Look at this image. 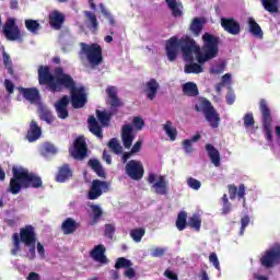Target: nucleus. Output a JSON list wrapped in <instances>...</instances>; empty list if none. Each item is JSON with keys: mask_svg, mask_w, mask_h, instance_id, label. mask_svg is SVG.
<instances>
[{"mask_svg": "<svg viewBox=\"0 0 280 280\" xmlns=\"http://www.w3.org/2000/svg\"><path fill=\"white\" fill-rule=\"evenodd\" d=\"M124 276L127 279H135V277H137V271H135V268L132 267H127V269L124 272Z\"/></svg>", "mask_w": 280, "mask_h": 280, "instance_id": "obj_60", "label": "nucleus"}, {"mask_svg": "<svg viewBox=\"0 0 280 280\" xmlns=\"http://www.w3.org/2000/svg\"><path fill=\"white\" fill-rule=\"evenodd\" d=\"M260 264L264 268H272L280 264V244H275L260 258Z\"/></svg>", "mask_w": 280, "mask_h": 280, "instance_id": "obj_11", "label": "nucleus"}, {"mask_svg": "<svg viewBox=\"0 0 280 280\" xmlns=\"http://www.w3.org/2000/svg\"><path fill=\"white\" fill-rule=\"evenodd\" d=\"M229 194H230V200H235V198H238V200H243V205H246V186L244 184H241L237 188L235 184H231L228 186Z\"/></svg>", "mask_w": 280, "mask_h": 280, "instance_id": "obj_18", "label": "nucleus"}, {"mask_svg": "<svg viewBox=\"0 0 280 280\" xmlns=\"http://www.w3.org/2000/svg\"><path fill=\"white\" fill-rule=\"evenodd\" d=\"M98 8L101 10V14H103V16L108 21L109 25L115 27V25H117V20H115V16L110 12V10H108L106 5H104V3H100Z\"/></svg>", "mask_w": 280, "mask_h": 280, "instance_id": "obj_35", "label": "nucleus"}, {"mask_svg": "<svg viewBox=\"0 0 280 280\" xmlns=\"http://www.w3.org/2000/svg\"><path fill=\"white\" fill-rule=\"evenodd\" d=\"M110 119H113V112L96 109V118L92 115L88 119L90 132L94 135V137H97V139H104V130L102 128H108V126H110Z\"/></svg>", "mask_w": 280, "mask_h": 280, "instance_id": "obj_4", "label": "nucleus"}, {"mask_svg": "<svg viewBox=\"0 0 280 280\" xmlns=\"http://www.w3.org/2000/svg\"><path fill=\"white\" fill-rule=\"evenodd\" d=\"M13 248L11 249L12 255H19V250H21V242L24 246H32V244H36V231L32 225H25L20 229V234L14 233L12 235Z\"/></svg>", "mask_w": 280, "mask_h": 280, "instance_id": "obj_5", "label": "nucleus"}, {"mask_svg": "<svg viewBox=\"0 0 280 280\" xmlns=\"http://www.w3.org/2000/svg\"><path fill=\"white\" fill-rule=\"evenodd\" d=\"M133 126L137 130H143V126H145V121L141 119V117H133Z\"/></svg>", "mask_w": 280, "mask_h": 280, "instance_id": "obj_56", "label": "nucleus"}, {"mask_svg": "<svg viewBox=\"0 0 280 280\" xmlns=\"http://www.w3.org/2000/svg\"><path fill=\"white\" fill-rule=\"evenodd\" d=\"M259 110L261 115V124L266 135V139L267 141H272V112L270 110V107L268 106V102L266 101V98H261L259 101Z\"/></svg>", "mask_w": 280, "mask_h": 280, "instance_id": "obj_8", "label": "nucleus"}, {"mask_svg": "<svg viewBox=\"0 0 280 280\" xmlns=\"http://www.w3.org/2000/svg\"><path fill=\"white\" fill-rule=\"evenodd\" d=\"M84 16L90 23L89 28L92 30V32H97L100 30V22L97 21V15H95V13L92 11H84Z\"/></svg>", "mask_w": 280, "mask_h": 280, "instance_id": "obj_33", "label": "nucleus"}, {"mask_svg": "<svg viewBox=\"0 0 280 280\" xmlns=\"http://www.w3.org/2000/svg\"><path fill=\"white\" fill-rule=\"evenodd\" d=\"M27 246L30 249H28V259L31 261H33V259H36V244H31V245H25Z\"/></svg>", "mask_w": 280, "mask_h": 280, "instance_id": "obj_61", "label": "nucleus"}, {"mask_svg": "<svg viewBox=\"0 0 280 280\" xmlns=\"http://www.w3.org/2000/svg\"><path fill=\"white\" fill-rule=\"evenodd\" d=\"M55 108H56L57 117H59V119H67V117H69V109L67 107H55Z\"/></svg>", "mask_w": 280, "mask_h": 280, "instance_id": "obj_50", "label": "nucleus"}, {"mask_svg": "<svg viewBox=\"0 0 280 280\" xmlns=\"http://www.w3.org/2000/svg\"><path fill=\"white\" fill-rule=\"evenodd\" d=\"M2 33L7 40H19V43H23V34L21 33L19 25H16V19L14 18L7 19L2 26Z\"/></svg>", "mask_w": 280, "mask_h": 280, "instance_id": "obj_10", "label": "nucleus"}, {"mask_svg": "<svg viewBox=\"0 0 280 280\" xmlns=\"http://www.w3.org/2000/svg\"><path fill=\"white\" fill-rule=\"evenodd\" d=\"M2 60H3V65L8 71L9 75H14L12 58H10V55L5 52V48H3V50H2Z\"/></svg>", "mask_w": 280, "mask_h": 280, "instance_id": "obj_40", "label": "nucleus"}, {"mask_svg": "<svg viewBox=\"0 0 280 280\" xmlns=\"http://www.w3.org/2000/svg\"><path fill=\"white\" fill-rule=\"evenodd\" d=\"M200 65H203V63L186 65L184 68V71H185V73H202V71H205V69Z\"/></svg>", "mask_w": 280, "mask_h": 280, "instance_id": "obj_43", "label": "nucleus"}, {"mask_svg": "<svg viewBox=\"0 0 280 280\" xmlns=\"http://www.w3.org/2000/svg\"><path fill=\"white\" fill-rule=\"evenodd\" d=\"M203 46L196 43L195 38L189 35H184L180 38L173 36L165 44V54L170 62H175L178 58V51H182L185 62H194V56H196L199 65H205L209 60L218 57L220 38L213 36L211 33H205L202 35Z\"/></svg>", "mask_w": 280, "mask_h": 280, "instance_id": "obj_1", "label": "nucleus"}, {"mask_svg": "<svg viewBox=\"0 0 280 280\" xmlns=\"http://www.w3.org/2000/svg\"><path fill=\"white\" fill-rule=\"evenodd\" d=\"M73 177V171H71V167L69 164H63L58 168L57 175L55 180L57 183H67L69 178Z\"/></svg>", "mask_w": 280, "mask_h": 280, "instance_id": "obj_24", "label": "nucleus"}, {"mask_svg": "<svg viewBox=\"0 0 280 280\" xmlns=\"http://www.w3.org/2000/svg\"><path fill=\"white\" fill-rule=\"evenodd\" d=\"M125 172L131 180H141L145 174V168H143L141 161L130 160L125 166Z\"/></svg>", "mask_w": 280, "mask_h": 280, "instance_id": "obj_13", "label": "nucleus"}, {"mask_svg": "<svg viewBox=\"0 0 280 280\" xmlns=\"http://www.w3.org/2000/svg\"><path fill=\"white\" fill-rule=\"evenodd\" d=\"M197 113H203L210 128H220V114L207 98H200V105H195Z\"/></svg>", "mask_w": 280, "mask_h": 280, "instance_id": "obj_7", "label": "nucleus"}, {"mask_svg": "<svg viewBox=\"0 0 280 280\" xmlns=\"http://www.w3.org/2000/svg\"><path fill=\"white\" fill-rule=\"evenodd\" d=\"M145 235V229L143 228H137L130 231V237L133 240V242H141L143 240V236Z\"/></svg>", "mask_w": 280, "mask_h": 280, "instance_id": "obj_42", "label": "nucleus"}, {"mask_svg": "<svg viewBox=\"0 0 280 280\" xmlns=\"http://www.w3.org/2000/svg\"><path fill=\"white\" fill-rule=\"evenodd\" d=\"M187 185L190 187V189H194L195 191H198L202 187V183L194 177H189L187 179Z\"/></svg>", "mask_w": 280, "mask_h": 280, "instance_id": "obj_47", "label": "nucleus"}, {"mask_svg": "<svg viewBox=\"0 0 280 280\" xmlns=\"http://www.w3.org/2000/svg\"><path fill=\"white\" fill-rule=\"evenodd\" d=\"M106 191H108V182L94 179L88 192V198L89 200H97Z\"/></svg>", "mask_w": 280, "mask_h": 280, "instance_id": "obj_15", "label": "nucleus"}, {"mask_svg": "<svg viewBox=\"0 0 280 280\" xmlns=\"http://www.w3.org/2000/svg\"><path fill=\"white\" fill-rule=\"evenodd\" d=\"M90 167L100 176V178H106V173L100 163V160H90L89 161Z\"/></svg>", "mask_w": 280, "mask_h": 280, "instance_id": "obj_37", "label": "nucleus"}, {"mask_svg": "<svg viewBox=\"0 0 280 280\" xmlns=\"http://www.w3.org/2000/svg\"><path fill=\"white\" fill-rule=\"evenodd\" d=\"M221 27L232 36H237L242 33V26L234 18H221Z\"/></svg>", "mask_w": 280, "mask_h": 280, "instance_id": "obj_16", "label": "nucleus"}, {"mask_svg": "<svg viewBox=\"0 0 280 280\" xmlns=\"http://www.w3.org/2000/svg\"><path fill=\"white\" fill-rule=\"evenodd\" d=\"M166 5H168L172 15L175 19H178V16H183V4L178 3L176 0H165Z\"/></svg>", "mask_w": 280, "mask_h": 280, "instance_id": "obj_32", "label": "nucleus"}, {"mask_svg": "<svg viewBox=\"0 0 280 280\" xmlns=\"http://www.w3.org/2000/svg\"><path fill=\"white\" fill-rule=\"evenodd\" d=\"M165 256V248L163 247H155L151 252V257H164Z\"/></svg>", "mask_w": 280, "mask_h": 280, "instance_id": "obj_58", "label": "nucleus"}, {"mask_svg": "<svg viewBox=\"0 0 280 280\" xmlns=\"http://www.w3.org/2000/svg\"><path fill=\"white\" fill-rule=\"evenodd\" d=\"M20 93L23 95V98L31 102V104L40 100V92L37 88H20Z\"/></svg>", "mask_w": 280, "mask_h": 280, "instance_id": "obj_21", "label": "nucleus"}, {"mask_svg": "<svg viewBox=\"0 0 280 280\" xmlns=\"http://www.w3.org/2000/svg\"><path fill=\"white\" fill-rule=\"evenodd\" d=\"M187 226H188L187 213L185 211H180L176 219V228L179 231H185Z\"/></svg>", "mask_w": 280, "mask_h": 280, "instance_id": "obj_39", "label": "nucleus"}, {"mask_svg": "<svg viewBox=\"0 0 280 280\" xmlns=\"http://www.w3.org/2000/svg\"><path fill=\"white\" fill-rule=\"evenodd\" d=\"M188 226H190V229H194V231H200L202 226V219L199 217V214L195 213L188 219Z\"/></svg>", "mask_w": 280, "mask_h": 280, "instance_id": "obj_38", "label": "nucleus"}, {"mask_svg": "<svg viewBox=\"0 0 280 280\" xmlns=\"http://www.w3.org/2000/svg\"><path fill=\"white\" fill-rule=\"evenodd\" d=\"M183 148L186 154H191V152H194V147L190 139H186L183 141Z\"/></svg>", "mask_w": 280, "mask_h": 280, "instance_id": "obj_54", "label": "nucleus"}, {"mask_svg": "<svg viewBox=\"0 0 280 280\" xmlns=\"http://www.w3.org/2000/svg\"><path fill=\"white\" fill-rule=\"evenodd\" d=\"M248 27L249 33L253 34V36H256V38H262L264 37V31H261V26L255 21V18H248Z\"/></svg>", "mask_w": 280, "mask_h": 280, "instance_id": "obj_31", "label": "nucleus"}, {"mask_svg": "<svg viewBox=\"0 0 280 280\" xmlns=\"http://www.w3.org/2000/svg\"><path fill=\"white\" fill-rule=\"evenodd\" d=\"M90 256L94 261H98L100 264H108V258L106 257V247L103 244L94 246V248L90 252Z\"/></svg>", "mask_w": 280, "mask_h": 280, "instance_id": "obj_20", "label": "nucleus"}, {"mask_svg": "<svg viewBox=\"0 0 280 280\" xmlns=\"http://www.w3.org/2000/svg\"><path fill=\"white\" fill-rule=\"evenodd\" d=\"M248 224H250V217L246 214L241 219V231H240L241 235L246 231V226H248Z\"/></svg>", "mask_w": 280, "mask_h": 280, "instance_id": "obj_52", "label": "nucleus"}, {"mask_svg": "<svg viewBox=\"0 0 280 280\" xmlns=\"http://www.w3.org/2000/svg\"><path fill=\"white\" fill-rule=\"evenodd\" d=\"M81 50L79 56L82 58H86L88 62L92 65V67H97L104 62V56L102 55V46L98 44H80Z\"/></svg>", "mask_w": 280, "mask_h": 280, "instance_id": "obj_6", "label": "nucleus"}, {"mask_svg": "<svg viewBox=\"0 0 280 280\" xmlns=\"http://www.w3.org/2000/svg\"><path fill=\"white\" fill-rule=\"evenodd\" d=\"M49 25L52 30H62V25L65 23V15L60 13V11H52L48 15Z\"/></svg>", "mask_w": 280, "mask_h": 280, "instance_id": "obj_23", "label": "nucleus"}, {"mask_svg": "<svg viewBox=\"0 0 280 280\" xmlns=\"http://www.w3.org/2000/svg\"><path fill=\"white\" fill-rule=\"evenodd\" d=\"M159 89H160V85L156 79H150L145 83V90H144V93H147L148 100L152 102V100H154L156 95H159Z\"/></svg>", "mask_w": 280, "mask_h": 280, "instance_id": "obj_27", "label": "nucleus"}, {"mask_svg": "<svg viewBox=\"0 0 280 280\" xmlns=\"http://www.w3.org/2000/svg\"><path fill=\"white\" fill-rule=\"evenodd\" d=\"M164 277H166V279H171V280H178V275H176L174 271L166 269L164 271Z\"/></svg>", "mask_w": 280, "mask_h": 280, "instance_id": "obj_64", "label": "nucleus"}, {"mask_svg": "<svg viewBox=\"0 0 280 280\" xmlns=\"http://www.w3.org/2000/svg\"><path fill=\"white\" fill-rule=\"evenodd\" d=\"M108 148L113 150L114 154H121V152H124V148L119 144V140H117V138H112L109 140Z\"/></svg>", "mask_w": 280, "mask_h": 280, "instance_id": "obj_45", "label": "nucleus"}, {"mask_svg": "<svg viewBox=\"0 0 280 280\" xmlns=\"http://www.w3.org/2000/svg\"><path fill=\"white\" fill-rule=\"evenodd\" d=\"M90 209L92 210V213H93V217L90 221V225L95 226V224H97V222H100L102 215H104V211L102 210V208L98 205H91Z\"/></svg>", "mask_w": 280, "mask_h": 280, "instance_id": "obj_34", "label": "nucleus"}, {"mask_svg": "<svg viewBox=\"0 0 280 280\" xmlns=\"http://www.w3.org/2000/svg\"><path fill=\"white\" fill-rule=\"evenodd\" d=\"M44 150L45 152H47V154H56V152H58V150H56V147L51 143H46L44 145Z\"/></svg>", "mask_w": 280, "mask_h": 280, "instance_id": "obj_62", "label": "nucleus"}, {"mask_svg": "<svg viewBox=\"0 0 280 280\" xmlns=\"http://www.w3.org/2000/svg\"><path fill=\"white\" fill-rule=\"evenodd\" d=\"M86 152H89L86 139L84 136H79L73 142V149L70 151V154L77 161H84L86 159Z\"/></svg>", "mask_w": 280, "mask_h": 280, "instance_id": "obj_14", "label": "nucleus"}, {"mask_svg": "<svg viewBox=\"0 0 280 280\" xmlns=\"http://www.w3.org/2000/svg\"><path fill=\"white\" fill-rule=\"evenodd\" d=\"M224 69H226V65L219 63V65L214 66L213 68H211L210 72L214 73V75H220V73H224Z\"/></svg>", "mask_w": 280, "mask_h": 280, "instance_id": "obj_53", "label": "nucleus"}, {"mask_svg": "<svg viewBox=\"0 0 280 280\" xmlns=\"http://www.w3.org/2000/svg\"><path fill=\"white\" fill-rule=\"evenodd\" d=\"M182 91L183 95H186V97H198V95H200L198 85L194 82L184 83L182 86Z\"/></svg>", "mask_w": 280, "mask_h": 280, "instance_id": "obj_28", "label": "nucleus"}, {"mask_svg": "<svg viewBox=\"0 0 280 280\" xmlns=\"http://www.w3.org/2000/svg\"><path fill=\"white\" fill-rule=\"evenodd\" d=\"M4 89L9 95H12L14 93V83L9 79H4Z\"/></svg>", "mask_w": 280, "mask_h": 280, "instance_id": "obj_57", "label": "nucleus"}, {"mask_svg": "<svg viewBox=\"0 0 280 280\" xmlns=\"http://www.w3.org/2000/svg\"><path fill=\"white\" fill-rule=\"evenodd\" d=\"M225 101L229 106H233V104H235V93L229 91L225 95Z\"/></svg>", "mask_w": 280, "mask_h": 280, "instance_id": "obj_59", "label": "nucleus"}, {"mask_svg": "<svg viewBox=\"0 0 280 280\" xmlns=\"http://www.w3.org/2000/svg\"><path fill=\"white\" fill-rule=\"evenodd\" d=\"M80 226V223L73 220V218H67L61 223V231L63 235H73L75 231H78V228Z\"/></svg>", "mask_w": 280, "mask_h": 280, "instance_id": "obj_25", "label": "nucleus"}, {"mask_svg": "<svg viewBox=\"0 0 280 280\" xmlns=\"http://www.w3.org/2000/svg\"><path fill=\"white\" fill-rule=\"evenodd\" d=\"M69 96L63 95L57 103L55 104V108H68L69 106Z\"/></svg>", "mask_w": 280, "mask_h": 280, "instance_id": "obj_48", "label": "nucleus"}, {"mask_svg": "<svg viewBox=\"0 0 280 280\" xmlns=\"http://www.w3.org/2000/svg\"><path fill=\"white\" fill-rule=\"evenodd\" d=\"M42 135L43 130L40 129V126H38V122H36V120H32L26 135L27 141H30V143H34V141H38V139H40Z\"/></svg>", "mask_w": 280, "mask_h": 280, "instance_id": "obj_22", "label": "nucleus"}, {"mask_svg": "<svg viewBox=\"0 0 280 280\" xmlns=\"http://www.w3.org/2000/svg\"><path fill=\"white\" fill-rule=\"evenodd\" d=\"M42 121H46V124H52L54 121V115L51 114V110L43 108L40 110L39 115Z\"/></svg>", "mask_w": 280, "mask_h": 280, "instance_id": "obj_46", "label": "nucleus"}, {"mask_svg": "<svg viewBox=\"0 0 280 280\" xmlns=\"http://www.w3.org/2000/svg\"><path fill=\"white\" fill-rule=\"evenodd\" d=\"M106 94L108 97L107 104H109L110 108H121L124 106V102L120 101L119 96H117V88L109 85L106 89Z\"/></svg>", "mask_w": 280, "mask_h": 280, "instance_id": "obj_19", "label": "nucleus"}, {"mask_svg": "<svg viewBox=\"0 0 280 280\" xmlns=\"http://www.w3.org/2000/svg\"><path fill=\"white\" fill-rule=\"evenodd\" d=\"M206 151L211 163L214 164V167H220V151H218V149H215L211 143L206 144Z\"/></svg>", "mask_w": 280, "mask_h": 280, "instance_id": "obj_29", "label": "nucleus"}, {"mask_svg": "<svg viewBox=\"0 0 280 280\" xmlns=\"http://www.w3.org/2000/svg\"><path fill=\"white\" fill-rule=\"evenodd\" d=\"M25 27L28 32L32 34H38V31L40 30V23L36 20H25Z\"/></svg>", "mask_w": 280, "mask_h": 280, "instance_id": "obj_41", "label": "nucleus"}, {"mask_svg": "<svg viewBox=\"0 0 280 280\" xmlns=\"http://www.w3.org/2000/svg\"><path fill=\"white\" fill-rule=\"evenodd\" d=\"M163 130L166 132L171 141H176V137H178V130L176 127L172 126V121L167 120L166 124L163 125Z\"/></svg>", "mask_w": 280, "mask_h": 280, "instance_id": "obj_36", "label": "nucleus"}, {"mask_svg": "<svg viewBox=\"0 0 280 280\" xmlns=\"http://www.w3.org/2000/svg\"><path fill=\"white\" fill-rule=\"evenodd\" d=\"M70 91L72 108H84L86 106V90L84 86L77 88L75 81L72 88H66Z\"/></svg>", "mask_w": 280, "mask_h": 280, "instance_id": "obj_12", "label": "nucleus"}, {"mask_svg": "<svg viewBox=\"0 0 280 280\" xmlns=\"http://www.w3.org/2000/svg\"><path fill=\"white\" fill-rule=\"evenodd\" d=\"M51 73L49 66H39L37 70L38 84L46 86L50 93H61L62 89H71L75 82L73 78L67 73L61 67L55 69Z\"/></svg>", "mask_w": 280, "mask_h": 280, "instance_id": "obj_2", "label": "nucleus"}, {"mask_svg": "<svg viewBox=\"0 0 280 280\" xmlns=\"http://www.w3.org/2000/svg\"><path fill=\"white\" fill-rule=\"evenodd\" d=\"M243 120L245 128H252V126H255V117H253V113L246 114Z\"/></svg>", "mask_w": 280, "mask_h": 280, "instance_id": "obj_49", "label": "nucleus"}, {"mask_svg": "<svg viewBox=\"0 0 280 280\" xmlns=\"http://www.w3.org/2000/svg\"><path fill=\"white\" fill-rule=\"evenodd\" d=\"M120 137L124 148H126V150H130V148H132V142L135 141V129L131 125L122 126Z\"/></svg>", "mask_w": 280, "mask_h": 280, "instance_id": "obj_17", "label": "nucleus"}, {"mask_svg": "<svg viewBox=\"0 0 280 280\" xmlns=\"http://www.w3.org/2000/svg\"><path fill=\"white\" fill-rule=\"evenodd\" d=\"M130 267H132V261L130 259H127L126 257L117 258L116 264H115L116 270H121V268L128 269Z\"/></svg>", "mask_w": 280, "mask_h": 280, "instance_id": "obj_44", "label": "nucleus"}, {"mask_svg": "<svg viewBox=\"0 0 280 280\" xmlns=\"http://www.w3.org/2000/svg\"><path fill=\"white\" fill-rule=\"evenodd\" d=\"M105 237H108V240H113L115 235V226L113 224H105Z\"/></svg>", "mask_w": 280, "mask_h": 280, "instance_id": "obj_51", "label": "nucleus"}, {"mask_svg": "<svg viewBox=\"0 0 280 280\" xmlns=\"http://www.w3.org/2000/svg\"><path fill=\"white\" fill-rule=\"evenodd\" d=\"M147 180L149 185H152L151 189H154V194H158L159 196H167V194H170V184L167 183L165 175L158 176L154 173H150Z\"/></svg>", "mask_w": 280, "mask_h": 280, "instance_id": "obj_9", "label": "nucleus"}, {"mask_svg": "<svg viewBox=\"0 0 280 280\" xmlns=\"http://www.w3.org/2000/svg\"><path fill=\"white\" fill-rule=\"evenodd\" d=\"M206 23L207 21L205 18H194L189 25V31L191 32L192 36H200V34H202V30H205Z\"/></svg>", "mask_w": 280, "mask_h": 280, "instance_id": "obj_26", "label": "nucleus"}, {"mask_svg": "<svg viewBox=\"0 0 280 280\" xmlns=\"http://www.w3.org/2000/svg\"><path fill=\"white\" fill-rule=\"evenodd\" d=\"M260 3L266 12L269 14H278L279 0H260Z\"/></svg>", "mask_w": 280, "mask_h": 280, "instance_id": "obj_30", "label": "nucleus"}, {"mask_svg": "<svg viewBox=\"0 0 280 280\" xmlns=\"http://www.w3.org/2000/svg\"><path fill=\"white\" fill-rule=\"evenodd\" d=\"M210 264H213L217 270H220V260L218 259V254L211 253L209 256Z\"/></svg>", "mask_w": 280, "mask_h": 280, "instance_id": "obj_55", "label": "nucleus"}, {"mask_svg": "<svg viewBox=\"0 0 280 280\" xmlns=\"http://www.w3.org/2000/svg\"><path fill=\"white\" fill-rule=\"evenodd\" d=\"M141 145H143V140H138L131 148V154H137V152H141Z\"/></svg>", "mask_w": 280, "mask_h": 280, "instance_id": "obj_63", "label": "nucleus"}, {"mask_svg": "<svg viewBox=\"0 0 280 280\" xmlns=\"http://www.w3.org/2000/svg\"><path fill=\"white\" fill-rule=\"evenodd\" d=\"M13 177L9 182V187L7 191L16 196L21 194V189H38L43 187V179L36 173L30 172V170L23 166H13L12 167Z\"/></svg>", "mask_w": 280, "mask_h": 280, "instance_id": "obj_3", "label": "nucleus"}]
</instances>
